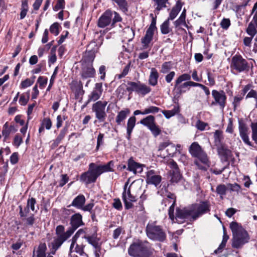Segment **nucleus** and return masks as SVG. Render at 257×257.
Masks as SVG:
<instances>
[{"label":"nucleus","instance_id":"6e6552de","mask_svg":"<svg viewBox=\"0 0 257 257\" xmlns=\"http://www.w3.org/2000/svg\"><path fill=\"white\" fill-rule=\"evenodd\" d=\"M126 90L130 92H136L139 95L144 96L151 91V88L147 85L141 83L140 81L127 82Z\"/></svg>","mask_w":257,"mask_h":257},{"label":"nucleus","instance_id":"9d476101","mask_svg":"<svg viewBox=\"0 0 257 257\" xmlns=\"http://www.w3.org/2000/svg\"><path fill=\"white\" fill-rule=\"evenodd\" d=\"M189 152L194 157L200 161H208L207 154L197 142H193L189 147Z\"/></svg>","mask_w":257,"mask_h":257},{"label":"nucleus","instance_id":"052dcab7","mask_svg":"<svg viewBox=\"0 0 257 257\" xmlns=\"http://www.w3.org/2000/svg\"><path fill=\"white\" fill-rule=\"evenodd\" d=\"M230 25V21L229 19L223 18L221 23L220 26L224 29H227Z\"/></svg>","mask_w":257,"mask_h":257},{"label":"nucleus","instance_id":"f704fd0d","mask_svg":"<svg viewBox=\"0 0 257 257\" xmlns=\"http://www.w3.org/2000/svg\"><path fill=\"white\" fill-rule=\"evenodd\" d=\"M191 79V76L189 74L184 73L179 77L176 79L175 81V88L177 87V86L181 83L182 82L184 81H189Z\"/></svg>","mask_w":257,"mask_h":257},{"label":"nucleus","instance_id":"393cba45","mask_svg":"<svg viewBox=\"0 0 257 257\" xmlns=\"http://www.w3.org/2000/svg\"><path fill=\"white\" fill-rule=\"evenodd\" d=\"M21 218L22 220L24 223V225L26 228L33 226L36 221V219L34 214H31L30 216L28 215L25 217H22Z\"/></svg>","mask_w":257,"mask_h":257},{"label":"nucleus","instance_id":"72a5a7b5","mask_svg":"<svg viewBox=\"0 0 257 257\" xmlns=\"http://www.w3.org/2000/svg\"><path fill=\"white\" fill-rule=\"evenodd\" d=\"M227 187L224 184H219L216 187V192L221 199L226 195Z\"/></svg>","mask_w":257,"mask_h":257},{"label":"nucleus","instance_id":"4c0bfd02","mask_svg":"<svg viewBox=\"0 0 257 257\" xmlns=\"http://www.w3.org/2000/svg\"><path fill=\"white\" fill-rule=\"evenodd\" d=\"M11 130L9 128V125L8 122H7L3 126V129L2 131L3 136L4 137V140L6 141L9 137L10 134H11Z\"/></svg>","mask_w":257,"mask_h":257},{"label":"nucleus","instance_id":"bb28decb","mask_svg":"<svg viewBox=\"0 0 257 257\" xmlns=\"http://www.w3.org/2000/svg\"><path fill=\"white\" fill-rule=\"evenodd\" d=\"M159 74L157 70L155 68H152L151 70V73L149 77V83L152 86H155L157 84Z\"/></svg>","mask_w":257,"mask_h":257},{"label":"nucleus","instance_id":"b1692460","mask_svg":"<svg viewBox=\"0 0 257 257\" xmlns=\"http://www.w3.org/2000/svg\"><path fill=\"white\" fill-rule=\"evenodd\" d=\"M180 109L179 105H176L174 106L172 109L164 110L162 111V112L166 118L169 119L171 117L178 114L180 112Z\"/></svg>","mask_w":257,"mask_h":257},{"label":"nucleus","instance_id":"5fc2aeb1","mask_svg":"<svg viewBox=\"0 0 257 257\" xmlns=\"http://www.w3.org/2000/svg\"><path fill=\"white\" fill-rule=\"evenodd\" d=\"M19 207L20 208L19 214L21 217L29 215L30 208L26 206L24 209H23L22 206L21 205L19 206Z\"/></svg>","mask_w":257,"mask_h":257},{"label":"nucleus","instance_id":"dca6fc26","mask_svg":"<svg viewBox=\"0 0 257 257\" xmlns=\"http://www.w3.org/2000/svg\"><path fill=\"white\" fill-rule=\"evenodd\" d=\"M238 130L239 136L244 143L249 146H252V143L249 141V138L248 137V128L246 126V124L243 122L239 121Z\"/></svg>","mask_w":257,"mask_h":257},{"label":"nucleus","instance_id":"37998d69","mask_svg":"<svg viewBox=\"0 0 257 257\" xmlns=\"http://www.w3.org/2000/svg\"><path fill=\"white\" fill-rule=\"evenodd\" d=\"M36 204V200L34 198H31L28 199L27 203V206L30 208L32 211L37 212V209H35V205Z\"/></svg>","mask_w":257,"mask_h":257},{"label":"nucleus","instance_id":"338daca9","mask_svg":"<svg viewBox=\"0 0 257 257\" xmlns=\"http://www.w3.org/2000/svg\"><path fill=\"white\" fill-rule=\"evenodd\" d=\"M57 60L56 56L55 54V49L53 48L51 51V56L49 58V62L51 63H54Z\"/></svg>","mask_w":257,"mask_h":257},{"label":"nucleus","instance_id":"4468645a","mask_svg":"<svg viewBox=\"0 0 257 257\" xmlns=\"http://www.w3.org/2000/svg\"><path fill=\"white\" fill-rule=\"evenodd\" d=\"M168 165L171 168L169 172L170 181L172 183H178L181 179V175L177 164L176 162H169Z\"/></svg>","mask_w":257,"mask_h":257},{"label":"nucleus","instance_id":"e2e57ef3","mask_svg":"<svg viewBox=\"0 0 257 257\" xmlns=\"http://www.w3.org/2000/svg\"><path fill=\"white\" fill-rule=\"evenodd\" d=\"M123 228L121 227H118L116 228L113 232L112 237L114 239H116L121 234Z\"/></svg>","mask_w":257,"mask_h":257},{"label":"nucleus","instance_id":"4d7b16f0","mask_svg":"<svg viewBox=\"0 0 257 257\" xmlns=\"http://www.w3.org/2000/svg\"><path fill=\"white\" fill-rule=\"evenodd\" d=\"M57 72H58V67H56L55 68V69H54V71L53 72V73L51 77V79H50V83H49V85L47 88V91H49L50 90V89H51L52 85L54 83V80H55V79L56 77V75L57 74Z\"/></svg>","mask_w":257,"mask_h":257},{"label":"nucleus","instance_id":"412c9836","mask_svg":"<svg viewBox=\"0 0 257 257\" xmlns=\"http://www.w3.org/2000/svg\"><path fill=\"white\" fill-rule=\"evenodd\" d=\"M154 32L147 30L145 36L142 38L141 42L143 49H147L150 46V44L153 40Z\"/></svg>","mask_w":257,"mask_h":257},{"label":"nucleus","instance_id":"a18cd8bd","mask_svg":"<svg viewBox=\"0 0 257 257\" xmlns=\"http://www.w3.org/2000/svg\"><path fill=\"white\" fill-rule=\"evenodd\" d=\"M59 24L58 23H54L50 28V32L55 36H57L59 33Z\"/></svg>","mask_w":257,"mask_h":257},{"label":"nucleus","instance_id":"09e8293b","mask_svg":"<svg viewBox=\"0 0 257 257\" xmlns=\"http://www.w3.org/2000/svg\"><path fill=\"white\" fill-rule=\"evenodd\" d=\"M209 162H194V164L198 169L202 170H206L209 167Z\"/></svg>","mask_w":257,"mask_h":257},{"label":"nucleus","instance_id":"8fccbe9b","mask_svg":"<svg viewBox=\"0 0 257 257\" xmlns=\"http://www.w3.org/2000/svg\"><path fill=\"white\" fill-rule=\"evenodd\" d=\"M67 128H64L61 131L59 135L55 140V142L57 143V145H58L60 142L63 139L66 134H67Z\"/></svg>","mask_w":257,"mask_h":257},{"label":"nucleus","instance_id":"9b49d317","mask_svg":"<svg viewBox=\"0 0 257 257\" xmlns=\"http://www.w3.org/2000/svg\"><path fill=\"white\" fill-rule=\"evenodd\" d=\"M128 182L127 181L124 186L122 193V200L124 202L125 208L127 209H130L133 207V202L137 200V195H133L131 194L130 187L127 189Z\"/></svg>","mask_w":257,"mask_h":257},{"label":"nucleus","instance_id":"4be33fe9","mask_svg":"<svg viewBox=\"0 0 257 257\" xmlns=\"http://www.w3.org/2000/svg\"><path fill=\"white\" fill-rule=\"evenodd\" d=\"M182 6V3L180 1H178L175 6L172 8L168 19L169 20H174L181 11Z\"/></svg>","mask_w":257,"mask_h":257},{"label":"nucleus","instance_id":"cd10ccee","mask_svg":"<svg viewBox=\"0 0 257 257\" xmlns=\"http://www.w3.org/2000/svg\"><path fill=\"white\" fill-rule=\"evenodd\" d=\"M52 123L49 118H44L41 122V126L39 129V133H42L44 131V128L49 130L52 127Z\"/></svg>","mask_w":257,"mask_h":257},{"label":"nucleus","instance_id":"1a4fd4ad","mask_svg":"<svg viewBox=\"0 0 257 257\" xmlns=\"http://www.w3.org/2000/svg\"><path fill=\"white\" fill-rule=\"evenodd\" d=\"M107 104L106 101H97L92 106V110L95 113V117L99 122H103L106 117L105 107Z\"/></svg>","mask_w":257,"mask_h":257},{"label":"nucleus","instance_id":"864d4df0","mask_svg":"<svg viewBox=\"0 0 257 257\" xmlns=\"http://www.w3.org/2000/svg\"><path fill=\"white\" fill-rule=\"evenodd\" d=\"M155 137L158 136L161 133V130L155 123L149 128Z\"/></svg>","mask_w":257,"mask_h":257},{"label":"nucleus","instance_id":"680f3d73","mask_svg":"<svg viewBox=\"0 0 257 257\" xmlns=\"http://www.w3.org/2000/svg\"><path fill=\"white\" fill-rule=\"evenodd\" d=\"M64 0H57L56 5L53 8L55 11H58L60 9H62L64 8Z\"/></svg>","mask_w":257,"mask_h":257},{"label":"nucleus","instance_id":"58836bf2","mask_svg":"<svg viewBox=\"0 0 257 257\" xmlns=\"http://www.w3.org/2000/svg\"><path fill=\"white\" fill-rule=\"evenodd\" d=\"M30 98V91L27 92L26 94H22L19 99V103L22 105H25L28 103Z\"/></svg>","mask_w":257,"mask_h":257},{"label":"nucleus","instance_id":"79ce46f5","mask_svg":"<svg viewBox=\"0 0 257 257\" xmlns=\"http://www.w3.org/2000/svg\"><path fill=\"white\" fill-rule=\"evenodd\" d=\"M250 126L252 131V140L257 144V121L251 123Z\"/></svg>","mask_w":257,"mask_h":257},{"label":"nucleus","instance_id":"39448f33","mask_svg":"<svg viewBox=\"0 0 257 257\" xmlns=\"http://www.w3.org/2000/svg\"><path fill=\"white\" fill-rule=\"evenodd\" d=\"M148 241H138L133 243L128 248V254L134 257H147L149 254Z\"/></svg>","mask_w":257,"mask_h":257},{"label":"nucleus","instance_id":"a878e982","mask_svg":"<svg viewBox=\"0 0 257 257\" xmlns=\"http://www.w3.org/2000/svg\"><path fill=\"white\" fill-rule=\"evenodd\" d=\"M130 110L128 108H125L123 110L119 111L115 119L116 122L117 124H120L121 122L123 121L127 117V116L130 114Z\"/></svg>","mask_w":257,"mask_h":257},{"label":"nucleus","instance_id":"69168bd1","mask_svg":"<svg viewBox=\"0 0 257 257\" xmlns=\"http://www.w3.org/2000/svg\"><path fill=\"white\" fill-rule=\"evenodd\" d=\"M207 78L210 86H213L215 84V77L210 72H207Z\"/></svg>","mask_w":257,"mask_h":257},{"label":"nucleus","instance_id":"ea45409f","mask_svg":"<svg viewBox=\"0 0 257 257\" xmlns=\"http://www.w3.org/2000/svg\"><path fill=\"white\" fill-rule=\"evenodd\" d=\"M255 24H254L252 22H251L247 28L246 32L247 34L253 37L256 33V30L255 27Z\"/></svg>","mask_w":257,"mask_h":257},{"label":"nucleus","instance_id":"473e14b6","mask_svg":"<svg viewBox=\"0 0 257 257\" xmlns=\"http://www.w3.org/2000/svg\"><path fill=\"white\" fill-rule=\"evenodd\" d=\"M28 11V0H22L20 19H23L26 16Z\"/></svg>","mask_w":257,"mask_h":257},{"label":"nucleus","instance_id":"bf43d9fd","mask_svg":"<svg viewBox=\"0 0 257 257\" xmlns=\"http://www.w3.org/2000/svg\"><path fill=\"white\" fill-rule=\"evenodd\" d=\"M47 78L43 76H40L38 79V82L39 83L40 87L41 89L44 88L47 83Z\"/></svg>","mask_w":257,"mask_h":257},{"label":"nucleus","instance_id":"6ab92c4d","mask_svg":"<svg viewBox=\"0 0 257 257\" xmlns=\"http://www.w3.org/2000/svg\"><path fill=\"white\" fill-rule=\"evenodd\" d=\"M84 238L95 248V253L98 254L101 249V243L100 239L96 236V235L93 234L91 236H84Z\"/></svg>","mask_w":257,"mask_h":257},{"label":"nucleus","instance_id":"7c9ffc66","mask_svg":"<svg viewBox=\"0 0 257 257\" xmlns=\"http://www.w3.org/2000/svg\"><path fill=\"white\" fill-rule=\"evenodd\" d=\"M140 123L148 127L149 128L152 126L155 122V117L153 115H149L146 118L142 119L140 121Z\"/></svg>","mask_w":257,"mask_h":257},{"label":"nucleus","instance_id":"5701e85b","mask_svg":"<svg viewBox=\"0 0 257 257\" xmlns=\"http://www.w3.org/2000/svg\"><path fill=\"white\" fill-rule=\"evenodd\" d=\"M143 166L137 162H128L127 169L134 174L141 173L143 171Z\"/></svg>","mask_w":257,"mask_h":257},{"label":"nucleus","instance_id":"a19ab883","mask_svg":"<svg viewBox=\"0 0 257 257\" xmlns=\"http://www.w3.org/2000/svg\"><path fill=\"white\" fill-rule=\"evenodd\" d=\"M161 31L163 34H167L170 32L169 20H167L162 24L161 26Z\"/></svg>","mask_w":257,"mask_h":257},{"label":"nucleus","instance_id":"3c124183","mask_svg":"<svg viewBox=\"0 0 257 257\" xmlns=\"http://www.w3.org/2000/svg\"><path fill=\"white\" fill-rule=\"evenodd\" d=\"M174 25L175 27H178L180 25H183L185 27H187L185 22V18L183 16H180L179 18L174 22Z\"/></svg>","mask_w":257,"mask_h":257},{"label":"nucleus","instance_id":"f3484780","mask_svg":"<svg viewBox=\"0 0 257 257\" xmlns=\"http://www.w3.org/2000/svg\"><path fill=\"white\" fill-rule=\"evenodd\" d=\"M102 84L101 83H97L93 91L88 96V102L96 101L101 97L102 93Z\"/></svg>","mask_w":257,"mask_h":257},{"label":"nucleus","instance_id":"13d9d810","mask_svg":"<svg viewBox=\"0 0 257 257\" xmlns=\"http://www.w3.org/2000/svg\"><path fill=\"white\" fill-rule=\"evenodd\" d=\"M227 186L231 191L238 192L240 189V185L237 183H229L227 184Z\"/></svg>","mask_w":257,"mask_h":257},{"label":"nucleus","instance_id":"6e6d98bb","mask_svg":"<svg viewBox=\"0 0 257 257\" xmlns=\"http://www.w3.org/2000/svg\"><path fill=\"white\" fill-rule=\"evenodd\" d=\"M113 15H114V17H113L112 20H111V22H112L111 24V27H114L115 23H116L117 22H120L122 20L121 17L117 13H116L115 12H113Z\"/></svg>","mask_w":257,"mask_h":257},{"label":"nucleus","instance_id":"e433bc0d","mask_svg":"<svg viewBox=\"0 0 257 257\" xmlns=\"http://www.w3.org/2000/svg\"><path fill=\"white\" fill-rule=\"evenodd\" d=\"M114 2L119 6V8L123 11H127V3L126 0H111Z\"/></svg>","mask_w":257,"mask_h":257},{"label":"nucleus","instance_id":"a211bd4d","mask_svg":"<svg viewBox=\"0 0 257 257\" xmlns=\"http://www.w3.org/2000/svg\"><path fill=\"white\" fill-rule=\"evenodd\" d=\"M154 170H150L147 173L146 181L148 184H153L158 186L161 182L162 177L160 175L155 174Z\"/></svg>","mask_w":257,"mask_h":257},{"label":"nucleus","instance_id":"f8f14e48","mask_svg":"<svg viewBox=\"0 0 257 257\" xmlns=\"http://www.w3.org/2000/svg\"><path fill=\"white\" fill-rule=\"evenodd\" d=\"M212 96L214 101L211 102V105L217 104L220 108L223 109L225 106L227 99L226 95L224 91L213 90L212 91Z\"/></svg>","mask_w":257,"mask_h":257},{"label":"nucleus","instance_id":"f03ea898","mask_svg":"<svg viewBox=\"0 0 257 257\" xmlns=\"http://www.w3.org/2000/svg\"><path fill=\"white\" fill-rule=\"evenodd\" d=\"M210 211V205L206 202L194 204L183 209H176V218L187 219L190 221L196 220L202 215Z\"/></svg>","mask_w":257,"mask_h":257},{"label":"nucleus","instance_id":"c03bdc74","mask_svg":"<svg viewBox=\"0 0 257 257\" xmlns=\"http://www.w3.org/2000/svg\"><path fill=\"white\" fill-rule=\"evenodd\" d=\"M155 2V5H157L156 10L158 11H160L163 8L166 7V4L168 0H153Z\"/></svg>","mask_w":257,"mask_h":257},{"label":"nucleus","instance_id":"774afa93","mask_svg":"<svg viewBox=\"0 0 257 257\" xmlns=\"http://www.w3.org/2000/svg\"><path fill=\"white\" fill-rule=\"evenodd\" d=\"M69 180V178L66 174L61 175V179L60 181L59 186L62 187L66 184Z\"/></svg>","mask_w":257,"mask_h":257},{"label":"nucleus","instance_id":"c756f323","mask_svg":"<svg viewBox=\"0 0 257 257\" xmlns=\"http://www.w3.org/2000/svg\"><path fill=\"white\" fill-rule=\"evenodd\" d=\"M201 84L197 82H195L191 81H188L187 82H184L182 84L180 85L178 87V89H179V94H181L182 92H185V91L182 90L183 88L187 87L188 86H192V87H200Z\"/></svg>","mask_w":257,"mask_h":257},{"label":"nucleus","instance_id":"0eeeda50","mask_svg":"<svg viewBox=\"0 0 257 257\" xmlns=\"http://www.w3.org/2000/svg\"><path fill=\"white\" fill-rule=\"evenodd\" d=\"M230 68L232 71L240 73L248 70L249 65L241 56L235 55L231 58Z\"/></svg>","mask_w":257,"mask_h":257},{"label":"nucleus","instance_id":"c85d7f7f","mask_svg":"<svg viewBox=\"0 0 257 257\" xmlns=\"http://www.w3.org/2000/svg\"><path fill=\"white\" fill-rule=\"evenodd\" d=\"M136 117L135 116L131 117L127 121V139H130L131 137V134L132 131L135 126L136 124Z\"/></svg>","mask_w":257,"mask_h":257},{"label":"nucleus","instance_id":"2eb2a0df","mask_svg":"<svg viewBox=\"0 0 257 257\" xmlns=\"http://www.w3.org/2000/svg\"><path fill=\"white\" fill-rule=\"evenodd\" d=\"M113 12L110 10L106 11L99 18L97 25L100 28H105L111 24Z\"/></svg>","mask_w":257,"mask_h":257},{"label":"nucleus","instance_id":"7ed1b4c3","mask_svg":"<svg viewBox=\"0 0 257 257\" xmlns=\"http://www.w3.org/2000/svg\"><path fill=\"white\" fill-rule=\"evenodd\" d=\"M111 163L112 162H109L105 165H98L94 163H90L89 165L88 170L81 175L80 181L86 185L95 183L97 178L102 173L113 171V165Z\"/></svg>","mask_w":257,"mask_h":257},{"label":"nucleus","instance_id":"aec40b11","mask_svg":"<svg viewBox=\"0 0 257 257\" xmlns=\"http://www.w3.org/2000/svg\"><path fill=\"white\" fill-rule=\"evenodd\" d=\"M85 201L86 199L85 196L82 194H80L73 199L71 204L70 205L69 207L72 206L78 209H81L85 204Z\"/></svg>","mask_w":257,"mask_h":257},{"label":"nucleus","instance_id":"423d86ee","mask_svg":"<svg viewBox=\"0 0 257 257\" xmlns=\"http://www.w3.org/2000/svg\"><path fill=\"white\" fill-rule=\"evenodd\" d=\"M146 231L151 239L163 241L166 239L165 233L160 226L156 224V222H149L147 225Z\"/></svg>","mask_w":257,"mask_h":257},{"label":"nucleus","instance_id":"2f4dec72","mask_svg":"<svg viewBox=\"0 0 257 257\" xmlns=\"http://www.w3.org/2000/svg\"><path fill=\"white\" fill-rule=\"evenodd\" d=\"M47 250L46 244L45 243H41L36 251L37 257H45Z\"/></svg>","mask_w":257,"mask_h":257},{"label":"nucleus","instance_id":"c9c22d12","mask_svg":"<svg viewBox=\"0 0 257 257\" xmlns=\"http://www.w3.org/2000/svg\"><path fill=\"white\" fill-rule=\"evenodd\" d=\"M214 138L215 144H220L223 139L222 132L220 130H216L214 133Z\"/></svg>","mask_w":257,"mask_h":257},{"label":"nucleus","instance_id":"49530a36","mask_svg":"<svg viewBox=\"0 0 257 257\" xmlns=\"http://www.w3.org/2000/svg\"><path fill=\"white\" fill-rule=\"evenodd\" d=\"M166 151L168 153L169 156L173 157L174 154H177V148L174 145L171 144L168 148L167 149Z\"/></svg>","mask_w":257,"mask_h":257},{"label":"nucleus","instance_id":"0e129e2a","mask_svg":"<svg viewBox=\"0 0 257 257\" xmlns=\"http://www.w3.org/2000/svg\"><path fill=\"white\" fill-rule=\"evenodd\" d=\"M103 137L104 135L103 134L100 133L98 135L97 139V146L96 147V150H98L99 147L103 144Z\"/></svg>","mask_w":257,"mask_h":257},{"label":"nucleus","instance_id":"de8ad7c7","mask_svg":"<svg viewBox=\"0 0 257 257\" xmlns=\"http://www.w3.org/2000/svg\"><path fill=\"white\" fill-rule=\"evenodd\" d=\"M171 67V62H166L162 64L160 71L162 73H167Z\"/></svg>","mask_w":257,"mask_h":257},{"label":"nucleus","instance_id":"ddd939ff","mask_svg":"<svg viewBox=\"0 0 257 257\" xmlns=\"http://www.w3.org/2000/svg\"><path fill=\"white\" fill-rule=\"evenodd\" d=\"M94 56L92 53L90 54V57L89 59V62L88 64L84 63L81 71V76L83 78H91L94 76L95 71L93 68L92 62L93 61Z\"/></svg>","mask_w":257,"mask_h":257},{"label":"nucleus","instance_id":"f257e3e1","mask_svg":"<svg viewBox=\"0 0 257 257\" xmlns=\"http://www.w3.org/2000/svg\"><path fill=\"white\" fill-rule=\"evenodd\" d=\"M70 224L71 226L66 230L63 225H58L55 229L56 236L51 243L52 247L50 253L55 254L62 244L66 241L80 226L84 225L82 221V216L76 213L71 216Z\"/></svg>","mask_w":257,"mask_h":257},{"label":"nucleus","instance_id":"603ef678","mask_svg":"<svg viewBox=\"0 0 257 257\" xmlns=\"http://www.w3.org/2000/svg\"><path fill=\"white\" fill-rule=\"evenodd\" d=\"M34 82V79H30L29 78L26 79L25 80L22 81L20 87L21 88H27L31 86Z\"/></svg>","mask_w":257,"mask_h":257},{"label":"nucleus","instance_id":"20e7f679","mask_svg":"<svg viewBox=\"0 0 257 257\" xmlns=\"http://www.w3.org/2000/svg\"><path fill=\"white\" fill-rule=\"evenodd\" d=\"M230 228L232 233V246L233 248H240L248 242L249 236L241 224L233 221L230 224Z\"/></svg>","mask_w":257,"mask_h":257}]
</instances>
